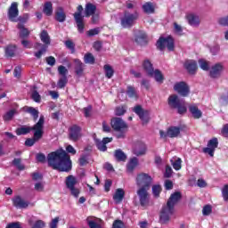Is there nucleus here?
<instances>
[{"label":"nucleus","instance_id":"3","mask_svg":"<svg viewBox=\"0 0 228 228\" xmlns=\"http://www.w3.org/2000/svg\"><path fill=\"white\" fill-rule=\"evenodd\" d=\"M45 122V118L40 116L38 122L34 126V137L28 138L25 142L27 147H33L42 136H44V124Z\"/></svg>","mask_w":228,"mask_h":228},{"label":"nucleus","instance_id":"12","mask_svg":"<svg viewBox=\"0 0 228 228\" xmlns=\"http://www.w3.org/2000/svg\"><path fill=\"white\" fill-rule=\"evenodd\" d=\"M137 196L141 206L145 208L149 204V189L139 188L137 190Z\"/></svg>","mask_w":228,"mask_h":228},{"label":"nucleus","instance_id":"14","mask_svg":"<svg viewBox=\"0 0 228 228\" xmlns=\"http://www.w3.org/2000/svg\"><path fill=\"white\" fill-rule=\"evenodd\" d=\"M218 147V139L216 137L212 138L208 142V147L204 148L203 152L205 154H208L213 158L215 156V151H216V148Z\"/></svg>","mask_w":228,"mask_h":228},{"label":"nucleus","instance_id":"13","mask_svg":"<svg viewBox=\"0 0 228 228\" xmlns=\"http://www.w3.org/2000/svg\"><path fill=\"white\" fill-rule=\"evenodd\" d=\"M134 42H135L137 45H147V34L144 31L136 30L134 35Z\"/></svg>","mask_w":228,"mask_h":228},{"label":"nucleus","instance_id":"11","mask_svg":"<svg viewBox=\"0 0 228 228\" xmlns=\"http://www.w3.org/2000/svg\"><path fill=\"white\" fill-rule=\"evenodd\" d=\"M138 19V13H125L121 20V25L123 28H131L134 24V20Z\"/></svg>","mask_w":228,"mask_h":228},{"label":"nucleus","instance_id":"59","mask_svg":"<svg viewBox=\"0 0 228 228\" xmlns=\"http://www.w3.org/2000/svg\"><path fill=\"white\" fill-rule=\"evenodd\" d=\"M118 117H120L126 113V107H118L115 110Z\"/></svg>","mask_w":228,"mask_h":228},{"label":"nucleus","instance_id":"1","mask_svg":"<svg viewBox=\"0 0 228 228\" xmlns=\"http://www.w3.org/2000/svg\"><path fill=\"white\" fill-rule=\"evenodd\" d=\"M47 161L49 167H52L53 170L69 172V170L72 168V161H70V157L64 150H58L48 154Z\"/></svg>","mask_w":228,"mask_h":228},{"label":"nucleus","instance_id":"8","mask_svg":"<svg viewBox=\"0 0 228 228\" xmlns=\"http://www.w3.org/2000/svg\"><path fill=\"white\" fill-rule=\"evenodd\" d=\"M82 13H83V5H78L77 12L74 13V19L77 22V26L79 33H83L85 29V22L83 21L85 20V16Z\"/></svg>","mask_w":228,"mask_h":228},{"label":"nucleus","instance_id":"60","mask_svg":"<svg viewBox=\"0 0 228 228\" xmlns=\"http://www.w3.org/2000/svg\"><path fill=\"white\" fill-rule=\"evenodd\" d=\"M218 24L220 26H226L228 27V15L226 17H222L218 20Z\"/></svg>","mask_w":228,"mask_h":228},{"label":"nucleus","instance_id":"62","mask_svg":"<svg viewBox=\"0 0 228 228\" xmlns=\"http://www.w3.org/2000/svg\"><path fill=\"white\" fill-rule=\"evenodd\" d=\"M222 195L224 200H228V185H224L222 190Z\"/></svg>","mask_w":228,"mask_h":228},{"label":"nucleus","instance_id":"31","mask_svg":"<svg viewBox=\"0 0 228 228\" xmlns=\"http://www.w3.org/2000/svg\"><path fill=\"white\" fill-rule=\"evenodd\" d=\"M142 68L146 74H148V76H150V74H152L155 70L154 67L152 66V62H151L149 59L144 60V61L142 62Z\"/></svg>","mask_w":228,"mask_h":228},{"label":"nucleus","instance_id":"38","mask_svg":"<svg viewBox=\"0 0 228 228\" xmlns=\"http://www.w3.org/2000/svg\"><path fill=\"white\" fill-rule=\"evenodd\" d=\"M126 95L130 97V99H138V93H136V89L132 86H128L126 88Z\"/></svg>","mask_w":228,"mask_h":228},{"label":"nucleus","instance_id":"15","mask_svg":"<svg viewBox=\"0 0 228 228\" xmlns=\"http://www.w3.org/2000/svg\"><path fill=\"white\" fill-rule=\"evenodd\" d=\"M8 17L12 22H17L19 20L17 17H19V4L14 2L11 4L8 10Z\"/></svg>","mask_w":228,"mask_h":228},{"label":"nucleus","instance_id":"55","mask_svg":"<svg viewBox=\"0 0 228 228\" xmlns=\"http://www.w3.org/2000/svg\"><path fill=\"white\" fill-rule=\"evenodd\" d=\"M12 165L17 167L18 170H24V165L20 163V159H14Z\"/></svg>","mask_w":228,"mask_h":228},{"label":"nucleus","instance_id":"18","mask_svg":"<svg viewBox=\"0 0 228 228\" xmlns=\"http://www.w3.org/2000/svg\"><path fill=\"white\" fill-rule=\"evenodd\" d=\"M12 204L15 208H19L20 209H26L29 203L22 199L20 196H15L12 198Z\"/></svg>","mask_w":228,"mask_h":228},{"label":"nucleus","instance_id":"49","mask_svg":"<svg viewBox=\"0 0 228 228\" xmlns=\"http://www.w3.org/2000/svg\"><path fill=\"white\" fill-rule=\"evenodd\" d=\"M21 76H22V67L16 66L14 68L13 77H16V79H20Z\"/></svg>","mask_w":228,"mask_h":228},{"label":"nucleus","instance_id":"9","mask_svg":"<svg viewBox=\"0 0 228 228\" xmlns=\"http://www.w3.org/2000/svg\"><path fill=\"white\" fill-rule=\"evenodd\" d=\"M224 63L217 62L211 66L209 69V76L212 77V79H218L220 76H222V73L224 72Z\"/></svg>","mask_w":228,"mask_h":228},{"label":"nucleus","instance_id":"58","mask_svg":"<svg viewBox=\"0 0 228 228\" xmlns=\"http://www.w3.org/2000/svg\"><path fill=\"white\" fill-rule=\"evenodd\" d=\"M67 77H62L61 78H60L59 82H58V87L59 88H65V86L67 85Z\"/></svg>","mask_w":228,"mask_h":228},{"label":"nucleus","instance_id":"29","mask_svg":"<svg viewBox=\"0 0 228 228\" xmlns=\"http://www.w3.org/2000/svg\"><path fill=\"white\" fill-rule=\"evenodd\" d=\"M85 70V64L81 62V61L76 59L75 60V72L78 77H81L83 76V72Z\"/></svg>","mask_w":228,"mask_h":228},{"label":"nucleus","instance_id":"30","mask_svg":"<svg viewBox=\"0 0 228 228\" xmlns=\"http://www.w3.org/2000/svg\"><path fill=\"white\" fill-rule=\"evenodd\" d=\"M31 131H35V126H23L16 129V134L20 136L22 134H28V133H31Z\"/></svg>","mask_w":228,"mask_h":228},{"label":"nucleus","instance_id":"48","mask_svg":"<svg viewBox=\"0 0 228 228\" xmlns=\"http://www.w3.org/2000/svg\"><path fill=\"white\" fill-rule=\"evenodd\" d=\"M15 113H17V110L15 109H12V110L7 111L4 115V120H5V121L12 120V118H13V115H15Z\"/></svg>","mask_w":228,"mask_h":228},{"label":"nucleus","instance_id":"32","mask_svg":"<svg viewBox=\"0 0 228 228\" xmlns=\"http://www.w3.org/2000/svg\"><path fill=\"white\" fill-rule=\"evenodd\" d=\"M151 77H154L157 83H163L165 77H163V73L159 69H155L151 74L149 75Z\"/></svg>","mask_w":228,"mask_h":228},{"label":"nucleus","instance_id":"34","mask_svg":"<svg viewBox=\"0 0 228 228\" xmlns=\"http://www.w3.org/2000/svg\"><path fill=\"white\" fill-rule=\"evenodd\" d=\"M181 134V128L177 126H171L167 129V136L169 138H177V135Z\"/></svg>","mask_w":228,"mask_h":228},{"label":"nucleus","instance_id":"28","mask_svg":"<svg viewBox=\"0 0 228 228\" xmlns=\"http://www.w3.org/2000/svg\"><path fill=\"white\" fill-rule=\"evenodd\" d=\"M182 100H179V96L177 94H172L168 97L167 103L170 108L176 109L177 106L180 105Z\"/></svg>","mask_w":228,"mask_h":228},{"label":"nucleus","instance_id":"40","mask_svg":"<svg viewBox=\"0 0 228 228\" xmlns=\"http://www.w3.org/2000/svg\"><path fill=\"white\" fill-rule=\"evenodd\" d=\"M18 28L20 29V38H28L29 37V30L24 25L19 24Z\"/></svg>","mask_w":228,"mask_h":228},{"label":"nucleus","instance_id":"56","mask_svg":"<svg viewBox=\"0 0 228 228\" xmlns=\"http://www.w3.org/2000/svg\"><path fill=\"white\" fill-rule=\"evenodd\" d=\"M212 211H213V208L210 205L205 206L202 209V213L204 216H208V215H211Z\"/></svg>","mask_w":228,"mask_h":228},{"label":"nucleus","instance_id":"43","mask_svg":"<svg viewBox=\"0 0 228 228\" xmlns=\"http://www.w3.org/2000/svg\"><path fill=\"white\" fill-rule=\"evenodd\" d=\"M115 158L118 159V161H126V159H127L126 153H124V151L121 150H117L115 151Z\"/></svg>","mask_w":228,"mask_h":228},{"label":"nucleus","instance_id":"51","mask_svg":"<svg viewBox=\"0 0 228 228\" xmlns=\"http://www.w3.org/2000/svg\"><path fill=\"white\" fill-rule=\"evenodd\" d=\"M31 97L35 102H40L42 99V97L40 96V94H38L36 89L32 90Z\"/></svg>","mask_w":228,"mask_h":228},{"label":"nucleus","instance_id":"37","mask_svg":"<svg viewBox=\"0 0 228 228\" xmlns=\"http://www.w3.org/2000/svg\"><path fill=\"white\" fill-rule=\"evenodd\" d=\"M24 111H26V113H29V115L33 117L34 120H37V118H38V110L33 107H24Z\"/></svg>","mask_w":228,"mask_h":228},{"label":"nucleus","instance_id":"61","mask_svg":"<svg viewBox=\"0 0 228 228\" xmlns=\"http://www.w3.org/2000/svg\"><path fill=\"white\" fill-rule=\"evenodd\" d=\"M219 102L221 104H228V92L220 97Z\"/></svg>","mask_w":228,"mask_h":228},{"label":"nucleus","instance_id":"23","mask_svg":"<svg viewBox=\"0 0 228 228\" xmlns=\"http://www.w3.org/2000/svg\"><path fill=\"white\" fill-rule=\"evenodd\" d=\"M134 154L135 156H144V154H147V145L143 142H139L134 149Z\"/></svg>","mask_w":228,"mask_h":228},{"label":"nucleus","instance_id":"33","mask_svg":"<svg viewBox=\"0 0 228 228\" xmlns=\"http://www.w3.org/2000/svg\"><path fill=\"white\" fill-rule=\"evenodd\" d=\"M136 167H138V158L134 157L128 161L126 165V170L127 172H133V170H134Z\"/></svg>","mask_w":228,"mask_h":228},{"label":"nucleus","instance_id":"2","mask_svg":"<svg viewBox=\"0 0 228 228\" xmlns=\"http://www.w3.org/2000/svg\"><path fill=\"white\" fill-rule=\"evenodd\" d=\"M181 200V192L176 191L171 194L167 200V206L164 207L160 212V224H167L174 215V206Z\"/></svg>","mask_w":228,"mask_h":228},{"label":"nucleus","instance_id":"19","mask_svg":"<svg viewBox=\"0 0 228 228\" xmlns=\"http://www.w3.org/2000/svg\"><path fill=\"white\" fill-rule=\"evenodd\" d=\"M184 69L189 74H195L197 72V61L193 60H188L183 64Z\"/></svg>","mask_w":228,"mask_h":228},{"label":"nucleus","instance_id":"39","mask_svg":"<svg viewBox=\"0 0 228 228\" xmlns=\"http://www.w3.org/2000/svg\"><path fill=\"white\" fill-rule=\"evenodd\" d=\"M103 70L108 79H111L113 77V74H115V71L113 70V68L110 66V64L104 65Z\"/></svg>","mask_w":228,"mask_h":228},{"label":"nucleus","instance_id":"35","mask_svg":"<svg viewBox=\"0 0 228 228\" xmlns=\"http://www.w3.org/2000/svg\"><path fill=\"white\" fill-rule=\"evenodd\" d=\"M66 18L67 16L65 15L63 9L59 7L55 12L56 20H58V22H65Z\"/></svg>","mask_w":228,"mask_h":228},{"label":"nucleus","instance_id":"21","mask_svg":"<svg viewBox=\"0 0 228 228\" xmlns=\"http://www.w3.org/2000/svg\"><path fill=\"white\" fill-rule=\"evenodd\" d=\"M113 138L105 137L102 139V141L96 140V147L98 151H101L102 152H106L108 147H106V143L111 142Z\"/></svg>","mask_w":228,"mask_h":228},{"label":"nucleus","instance_id":"57","mask_svg":"<svg viewBox=\"0 0 228 228\" xmlns=\"http://www.w3.org/2000/svg\"><path fill=\"white\" fill-rule=\"evenodd\" d=\"M44 186H45V183L42 181L36 183H35L36 191H44Z\"/></svg>","mask_w":228,"mask_h":228},{"label":"nucleus","instance_id":"41","mask_svg":"<svg viewBox=\"0 0 228 228\" xmlns=\"http://www.w3.org/2000/svg\"><path fill=\"white\" fill-rule=\"evenodd\" d=\"M183 160H181V158H174L171 159L172 167L175 170H181Z\"/></svg>","mask_w":228,"mask_h":228},{"label":"nucleus","instance_id":"64","mask_svg":"<svg viewBox=\"0 0 228 228\" xmlns=\"http://www.w3.org/2000/svg\"><path fill=\"white\" fill-rule=\"evenodd\" d=\"M44 225H45L44 224V221L42 220H37L32 226V228H44Z\"/></svg>","mask_w":228,"mask_h":228},{"label":"nucleus","instance_id":"63","mask_svg":"<svg viewBox=\"0 0 228 228\" xmlns=\"http://www.w3.org/2000/svg\"><path fill=\"white\" fill-rule=\"evenodd\" d=\"M112 228H124V223L120 220H116L112 224Z\"/></svg>","mask_w":228,"mask_h":228},{"label":"nucleus","instance_id":"20","mask_svg":"<svg viewBox=\"0 0 228 228\" xmlns=\"http://www.w3.org/2000/svg\"><path fill=\"white\" fill-rule=\"evenodd\" d=\"M189 111L192 117V118H202V110L199 109V106L197 104H191L189 106Z\"/></svg>","mask_w":228,"mask_h":228},{"label":"nucleus","instance_id":"6","mask_svg":"<svg viewBox=\"0 0 228 228\" xmlns=\"http://www.w3.org/2000/svg\"><path fill=\"white\" fill-rule=\"evenodd\" d=\"M136 184L139 188H145L146 190H151V184H152V177L145 173H141L137 175Z\"/></svg>","mask_w":228,"mask_h":228},{"label":"nucleus","instance_id":"17","mask_svg":"<svg viewBox=\"0 0 228 228\" xmlns=\"http://www.w3.org/2000/svg\"><path fill=\"white\" fill-rule=\"evenodd\" d=\"M69 140L72 142H77L79 138H81V127H79L77 125H73L69 128Z\"/></svg>","mask_w":228,"mask_h":228},{"label":"nucleus","instance_id":"25","mask_svg":"<svg viewBox=\"0 0 228 228\" xmlns=\"http://www.w3.org/2000/svg\"><path fill=\"white\" fill-rule=\"evenodd\" d=\"M186 20L188 21V24L190 26H193L194 28H197L200 24V19L197 14L190 13L186 15Z\"/></svg>","mask_w":228,"mask_h":228},{"label":"nucleus","instance_id":"45","mask_svg":"<svg viewBox=\"0 0 228 228\" xmlns=\"http://www.w3.org/2000/svg\"><path fill=\"white\" fill-rule=\"evenodd\" d=\"M198 62H199L200 68L202 70H206V71L209 70V61L204 59H200Z\"/></svg>","mask_w":228,"mask_h":228},{"label":"nucleus","instance_id":"16","mask_svg":"<svg viewBox=\"0 0 228 228\" xmlns=\"http://www.w3.org/2000/svg\"><path fill=\"white\" fill-rule=\"evenodd\" d=\"M175 91L177 92L182 97H187L188 94H190V87L187 83L179 82L176 83L174 86Z\"/></svg>","mask_w":228,"mask_h":228},{"label":"nucleus","instance_id":"50","mask_svg":"<svg viewBox=\"0 0 228 228\" xmlns=\"http://www.w3.org/2000/svg\"><path fill=\"white\" fill-rule=\"evenodd\" d=\"M41 49L38 52L35 53L36 58H42V55L45 54V51H47V45H39Z\"/></svg>","mask_w":228,"mask_h":228},{"label":"nucleus","instance_id":"53","mask_svg":"<svg viewBox=\"0 0 228 228\" xmlns=\"http://www.w3.org/2000/svg\"><path fill=\"white\" fill-rule=\"evenodd\" d=\"M58 72L62 77H67V74L69 73V69L65 68V66H59Z\"/></svg>","mask_w":228,"mask_h":228},{"label":"nucleus","instance_id":"7","mask_svg":"<svg viewBox=\"0 0 228 228\" xmlns=\"http://www.w3.org/2000/svg\"><path fill=\"white\" fill-rule=\"evenodd\" d=\"M157 47L159 51L167 48L168 51H174V38L172 37H160L157 42Z\"/></svg>","mask_w":228,"mask_h":228},{"label":"nucleus","instance_id":"22","mask_svg":"<svg viewBox=\"0 0 228 228\" xmlns=\"http://www.w3.org/2000/svg\"><path fill=\"white\" fill-rule=\"evenodd\" d=\"M40 40L41 42H43V44L45 45H42L40 43H37L36 45V49H38V45H46V47H49V45H51V37H49V34L47 33V31L45 30H43L40 34Z\"/></svg>","mask_w":228,"mask_h":228},{"label":"nucleus","instance_id":"24","mask_svg":"<svg viewBox=\"0 0 228 228\" xmlns=\"http://www.w3.org/2000/svg\"><path fill=\"white\" fill-rule=\"evenodd\" d=\"M124 197H126V191L122 188H118L116 190L113 194V200L115 204H120L122 200H124Z\"/></svg>","mask_w":228,"mask_h":228},{"label":"nucleus","instance_id":"42","mask_svg":"<svg viewBox=\"0 0 228 228\" xmlns=\"http://www.w3.org/2000/svg\"><path fill=\"white\" fill-rule=\"evenodd\" d=\"M43 12L45 14H46L48 17H51L53 15V4L51 2H46L45 4Z\"/></svg>","mask_w":228,"mask_h":228},{"label":"nucleus","instance_id":"44","mask_svg":"<svg viewBox=\"0 0 228 228\" xmlns=\"http://www.w3.org/2000/svg\"><path fill=\"white\" fill-rule=\"evenodd\" d=\"M17 51V46L15 45H9L5 49V54L6 56H15V53Z\"/></svg>","mask_w":228,"mask_h":228},{"label":"nucleus","instance_id":"26","mask_svg":"<svg viewBox=\"0 0 228 228\" xmlns=\"http://www.w3.org/2000/svg\"><path fill=\"white\" fill-rule=\"evenodd\" d=\"M86 222L90 228H102V220L97 217H87Z\"/></svg>","mask_w":228,"mask_h":228},{"label":"nucleus","instance_id":"10","mask_svg":"<svg viewBox=\"0 0 228 228\" xmlns=\"http://www.w3.org/2000/svg\"><path fill=\"white\" fill-rule=\"evenodd\" d=\"M134 111L138 115L142 124H149V120H151V114L149 113V110H144L142 109V106L137 105L134 108Z\"/></svg>","mask_w":228,"mask_h":228},{"label":"nucleus","instance_id":"46","mask_svg":"<svg viewBox=\"0 0 228 228\" xmlns=\"http://www.w3.org/2000/svg\"><path fill=\"white\" fill-rule=\"evenodd\" d=\"M85 63H89V65H94L95 63V57H94V54L87 53L84 57Z\"/></svg>","mask_w":228,"mask_h":228},{"label":"nucleus","instance_id":"5","mask_svg":"<svg viewBox=\"0 0 228 228\" xmlns=\"http://www.w3.org/2000/svg\"><path fill=\"white\" fill-rule=\"evenodd\" d=\"M65 184L71 195L75 197V199H77V197H79V193H81V191L79 188L76 187V184H77V179L76 176L72 175L67 176L65 179Z\"/></svg>","mask_w":228,"mask_h":228},{"label":"nucleus","instance_id":"52","mask_svg":"<svg viewBox=\"0 0 228 228\" xmlns=\"http://www.w3.org/2000/svg\"><path fill=\"white\" fill-rule=\"evenodd\" d=\"M174 31L175 33V35H179L182 36L183 35V27L179 24H177V22L174 23Z\"/></svg>","mask_w":228,"mask_h":228},{"label":"nucleus","instance_id":"54","mask_svg":"<svg viewBox=\"0 0 228 228\" xmlns=\"http://www.w3.org/2000/svg\"><path fill=\"white\" fill-rule=\"evenodd\" d=\"M152 193L154 197H159V194L161 193V185H153Z\"/></svg>","mask_w":228,"mask_h":228},{"label":"nucleus","instance_id":"4","mask_svg":"<svg viewBox=\"0 0 228 228\" xmlns=\"http://www.w3.org/2000/svg\"><path fill=\"white\" fill-rule=\"evenodd\" d=\"M112 129L118 133L117 138H124L126 131H127V124L121 118H113L110 121Z\"/></svg>","mask_w":228,"mask_h":228},{"label":"nucleus","instance_id":"36","mask_svg":"<svg viewBox=\"0 0 228 228\" xmlns=\"http://www.w3.org/2000/svg\"><path fill=\"white\" fill-rule=\"evenodd\" d=\"M142 10L145 13H154L156 5L151 2H147L142 5Z\"/></svg>","mask_w":228,"mask_h":228},{"label":"nucleus","instance_id":"27","mask_svg":"<svg viewBox=\"0 0 228 228\" xmlns=\"http://www.w3.org/2000/svg\"><path fill=\"white\" fill-rule=\"evenodd\" d=\"M97 12H99V10H97L96 4H94L92 3H87L86 4V7H85L86 17H92V15H94Z\"/></svg>","mask_w":228,"mask_h":228},{"label":"nucleus","instance_id":"47","mask_svg":"<svg viewBox=\"0 0 228 228\" xmlns=\"http://www.w3.org/2000/svg\"><path fill=\"white\" fill-rule=\"evenodd\" d=\"M175 110H177L179 115H184V113H186L187 111L184 101H182L181 103Z\"/></svg>","mask_w":228,"mask_h":228}]
</instances>
